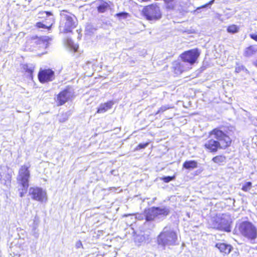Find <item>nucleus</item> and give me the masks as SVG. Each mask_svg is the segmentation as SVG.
Returning a JSON list of instances; mask_svg holds the SVG:
<instances>
[{
    "label": "nucleus",
    "instance_id": "1",
    "mask_svg": "<svg viewBox=\"0 0 257 257\" xmlns=\"http://www.w3.org/2000/svg\"><path fill=\"white\" fill-rule=\"evenodd\" d=\"M233 134L229 126H220L208 132L203 148L208 152L215 153L219 150H225L231 146L232 140L230 136Z\"/></svg>",
    "mask_w": 257,
    "mask_h": 257
},
{
    "label": "nucleus",
    "instance_id": "2",
    "mask_svg": "<svg viewBox=\"0 0 257 257\" xmlns=\"http://www.w3.org/2000/svg\"><path fill=\"white\" fill-rule=\"evenodd\" d=\"M61 20L59 25L60 33L63 34L72 33L73 30L78 25L77 17L72 13L66 10H62L60 12Z\"/></svg>",
    "mask_w": 257,
    "mask_h": 257
},
{
    "label": "nucleus",
    "instance_id": "3",
    "mask_svg": "<svg viewBox=\"0 0 257 257\" xmlns=\"http://www.w3.org/2000/svg\"><path fill=\"white\" fill-rule=\"evenodd\" d=\"M30 167V165H23L21 166L19 170L17 181L20 187L18 190L20 192V196L21 197H23L27 193L29 186Z\"/></svg>",
    "mask_w": 257,
    "mask_h": 257
},
{
    "label": "nucleus",
    "instance_id": "4",
    "mask_svg": "<svg viewBox=\"0 0 257 257\" xmlns=\"http://www.w3.org/2000/svg\"><path fill=\"white\" fill-rule=\"evenodd\" d=\"M142 15L148 21H157L162 16L160 7L157 4L145 6L142 10Z\"/></svg>",
    "mask_w": 257,
    "mask_h": 257
},
{
    "label": "nucleus",
    "instance_id": "5",
    "mask_svg": "<svg viewBox=\"0 0 257 257\" xmlns=\"http://www.w3.org/2000/svg\"><path fill=\"white\" fill-rule=\"evenodd\" d=\"M200 54V50L195 48L184 51L180 54L179 58L183 63L192 66L198 63Z\"/></svg>",
    "mask_w": 257,
    "mask_h": 257
},
{
    "label": "nucleus",
    "instance_id": "6",
    "mask_svg": "<svg viewBox=\"0 0 257 257\" xmlns=\"http://www.w3.org/2000/svg\"><path fill=\"white\" fill-rule=\"evenodd\" d=\"M238 230L242 236L249 240H254L257 237V229L249 221H244L241 222L238 226Z\"/></svg>",
    "mask_w": 257,
    "mask_h": 257
},
{
    "label": "nucleus",
    "instance_id": "7",
    "mask_svg": "<svg viewBox=\"0 0 257 257\" xmlns=\"http://www.w3.org/2000/svg\"><path fill=\"white\" fill-rule=\"evenodd\" d=\"M177 239L176 233L173 230H163L158 236L157 241L159 245L165 246L173 244Z\"/></svg>",
    "mask_w": 257,
    "mask_h": 257
},
{
    "label": "nucleus",
    "instance_id": "8",
    "mask_svg": "<svg viewBox=\"0 0 257 257\" xmlns=\"http://www.w3.org/2000/svg\"><path fill=\"white\" fill-rule=\"evenodd\" d=\"M54 71L51 68L41 69L38 73V78L41 83H45L55 79Z\"/></svg>",
    "mask_w": 257,
    "mask_h": 257
},
{
    "label": "nucleus",
    "instance_id": "9",
    "mask_svg": "<svg viewBox=\"0 0 257 257\" xmlns=\"http://www.w3.org/2000/svg\"><path fill=\"white\" fill-rule=\"evenodd\" d=\"M29 194L33 199L38 201L43 202L47 200L46 193L39 187H31Z\"/></svg>",
    "mask_w": 257,
    "mask_h": 257
},
{
    "label": "nucleus",
    "instance_id": "10",
    "mask_svg": "<svg viewBox=\"0 0 257 257\" xmlns=\"http://www.w3.org/2000/svg\"><path fill=\"white\" fill-rule=\"evenodd\" d=\"M191 69L186 63H182L178 60H175L172 62V71L176 75H180L184 72Z\"/></svg>",
    "mask_w": 257,
    "mask_h": 257
},
{
    "label": "nucleus",
    "instance_id": "11",
    "mask_svg": "<svg viewBox=\"0 0 257 257\" xmlns=\"http://www.w3.org/2000/svg\"><path fill=\"white\" fill-rule=\"evenodd\" d=\"M70 92L69 86H67L65 89L61 91L57 95L56 102L58 106H61L67 102L69 98Z\"/></svg>",
    "mask_w": 257,
    "mask_h": 257
},
{
    "label": "nucleus",
    "instance_id": "12",
    "mask_svg": "<svg viewBox=\"0 0 257 257\" xmlns=\"http://www.w3.org/2000/svg\"><path fill=\"white\" fill-rule=\"evenodd\" d=\"M96 9L98 13H105L110 9V2H106L105 0H96Z\"/></svg>",
    "mask_w": 257,
    "mask_h": 257
},
{
    "label": "nucleus",
    "instance_id": "13",
    "mask_svg": "<svg viewBox=\"0 0 257 257\" xmlns=\"http://www.w3.org/2000/svg\"><path fill=\"white\" fill-rule=\"evenodd\" d=\"M215 246L224 255H228L233 249V247L231 244L225 242H217L215 244Z\"/></svg>",
    "mask_w": 257,
    "mask_h": 257
},
{
    "label": "nucleus",
    "instance_id": "14",
    "mask_svg": "<svg viewBox=\"0 0 257 257\" xmlns=\"http://www.w3.org/2000/svg\"><path fill=\"white\" fill-rule=\"evenodd\" d=\"M114 102L112 100H109L106 102L101 103L97 108L96 113H102L112 108Z\"/></svg>",
    "mask_w": 257,
    "mask_h": 257
},
{
    "label": "nucleus",
    "instance_id": "15",
    "mask_svg": "<svg viewBox=\"0 0 257 257\" xmlns=\"http://www.w3.org/2000/svg\"><path fill=\"white\" fill-rule=\"evenodd\" d=\"M155 207H153L145 211V219L147 221H152L157 217Z\"/></svg>",
    "mask_w": 257,
    "mask_h": 257
},
{
    "label": "nucleus",
    "instance_id": "16",
    "mask_svg": "<svg viewBox=\"0 0 257 257\" xmlns=\"http://www.w3.org/2000/svg\"><path fill=\"white\" fill-rule=\"evenodd\" d=\"M257 52V48L255 45H250L245 48L243 51V56L245 57H250L255 54Z\"/></svg>",
    "mask_w": 257,
    "mask_h": 257
},
{
    "label": "nucleus",
    "instance_id": "17",
    "mask_svg": "<svg viewBox=\"0 0 257 257\" xmlns=\"http://www.w3.org/2000/svg\"><path fill=\"white\" fill-rule=\"evenodd\" d=\"M22 72L27 77H33L34 67L30 66L28 64H24L22 66Z\"/></svg>",
    "mask_w": 257,
    "mask_h": 257
},
{
    "label": "nucleus",
    "instance_id": "18",
    "mask_svg": "<svg viewBox=\"0 0 257 257\" xmlns=\"http://www.w3.org/2000/svg\"><path fill=\"white\" fill-rule=\"evenodd\" d=\"M183 168L186 169H194L198 166L197 161L195 160L186 161L183 164Z\"/></svg>",
    "mask_w": 257,
    "mask_h": 257
},
{
    "label": "nucleus",
    "instance_id": "19",
    "mask_svg": "<svg viewBox=\"0 0 257 257\" xmlns=\"http://www.w3.org/2000/svg\"><path fill=\"white\" fill-rule=\"evenodd\" d=\"M226 157L223 155H218L212 159V161L218 165H223L226 161Z\"/></svg>",
    "mask_w": 257,
    "mask_h": 257
},
{
    "label": "nucleus",
    "instance_id": "20",
    "mask_svg": "<svg viewBox=\"0 0 257 257\" xmlns=\"http://www.w3.org/2000/svg\"><path fill=\"white\" fill-rule=\"evenodd\" d=\"M49 20L50 21V22L49 23V25L48 26L43 24L41 22H39L36 23L35 26L37 28L46 29L48 30H51L52 26L53 25V24L54 22V19L51 18V19H49Z\"/></svg>",
    "mask_w": 257,
    "mask_h": 257
},
{
    "label": "nucleus",
    "instance_id": "21",
    "mask_svg": "<svg viewBox=\"0 0 257 257\" xmlns=\"http://www.w3.org/2000/svg\"><path fill=\"white\" fill-rule=\"evenodd\" d=\"M250 31L252 32L249 34V37L257 42V24H253L250 28Z\"/></svg>",
    "mask_w": 257,
    "mask_h": 257
},
{
    "label": "nucleus",
    "instance_id": "22",
    "mask_svg": "<svg viewBox=\"0 0 257 257\" xmlns=\"http://www.w3.org/2000/svg\"><path fill=\"white\" fill-rule=\"evenodd\" d=\"M155 209L157 216L159 215L167 216L170 213L169 209L166 208H161L158 207H155Z\"/></svg>",
    "mask_w": 257,
    "mask_h": 257
},
{
    "label": "nucleus",
    "instance_id": "23",
    "mask_svg": "<svg viewBox=\"0 0 257 257\" xmlns=\"http://www.w3.org/2000/svg\"><path fill=\"white\" fill-rule=\"evenodd\" d=\"M29 42L32 45H38L42 44L43 42V40L40 37L38 36H33L29 40Z\"/></svg>",
    "mask_w": 257,
    "mask_h": 257
},
{
    "label": "nucleus",
    "instance_id": "24",
    "mask_svg": "<svg viewBox=\"0 0 257 257\" xmlns=\"http://www.w3.org/2000/svg\"><path fill=\"white\" fill-rule=\"evenodd\" d=\"M239 27L235 24L229 25L226 29V31L230 34H235L239 31Z\"/></svg>",
    "mask_w": 257,
    "mask_h": 257
},
{
    "label": "nucleus",
    "instance_id": "25",
    "mask_svg": "<svg viewBox=\"0 0 257 257\" xmlns=\"http://www.w3.org/2000/svg\"><path fill=\"white\" fill-rule=\"evenodd\" d=\"M150 142H148L145 143H140L138 145H137L135 148L134 149L135 151H138L142 149H145L146 148L149 144Z\"/></svg>",
    "mask_w": 257,
    "mask_h": 257
},
{
    "label": "nucleus",
    "instance_id": "26",
    "mask_svg": "<svg viewBox=\"0 0 257 257\" xmlns=\"http://www.w3.org/2000/svg\"><path fill=\"white\" fill-rule=\"evenodd\" d=\"M252 186V183L250 182L245 183L241 188V190L244 192H247L250 190Z\"/></svg>",
    "mask_w": 257,
    "mask_h": 257
},
{
    "label": "nucleus",
    "instance_id": "27",
    "mask_svg": "<svg viewBox=\"0 0 257 257\" xmlns=\"http://www.w3.org/2000/svg\"><path fill=\"white\" fill-rule=\"evenodd\" d=\"M172 107H173L169 106H162L159 108V109L156 112V114H157L160 113H163L166 110H167L170 108H172Z\"/></svg>",
    "mask_w": 257,
    "mask_h": 257
},
{
    "label": "nucleus",
    "instance_id": "28",
    "mask_svg": "<svg viewBox=\"0 0 257 257\" xmlns=\"http://www.w3.org/2000/svg\"><path fill=\"white\" fill-rule=\"evenodd\" d=\"M175 178V176H165L161 178V180L165 183H168L171 181L174 180Z\"/></svg>",
    "mask_w": 257,
    "mask_h": 257
},
{
    "label": "nucleus",
    "instance_id": "29",
    "mask_svg": "<svg viewBox=\"0 0 257 257\" xmlns=\"http://www.w3.org/2000/svg\"><path fill=\"white\" fill-rule=\"evenodd\" d=\"M128 16V14L126 12H120L117 13L115 15V16H116L118 18L123 17V18H126Z\"/></svg>",
    "mask_w": 257,
    "mask_h": 257
},
{
    "label": "nucleus",
    "instance_id": "30",
    "mask_svg": "<svg viewBox=\"0 0 257 257\" xmlns=\"http://www.w3.org/2000/svg\"><path fill=\"white\" fill-rule=\"evenodd\" d=\"M214 2V0H211L210 1H209L208 3L201 6L200 8H205L208 5H212V4H213Z\"/></svg>",
    "mask_w": 257,
    "mask_h": 257
},
{
    "label": "nucleus",
    "instance_id": "31",
    "mask_svg": "<svg viewBox=\"0 0 257 257\" xmlns=\"http://www.w3.org/2000/svg\"><path fill=\"white\" fill-rule=\"evenodd\" d=\"M67 119H68V117L67 116V115L66 114H65L64 118L63 119H60L59 121L60 122H64L66 120H67Z\"/></svg>",
    "mask_w": 257,
    "mask_h": 257
},
{
    "label": "nucleus",
    "instance_id": "32",
    "mask_svg": "<svg viewBox=\"0 0 257 257\" xmlns=\"http://www.w3.org/2000/svg\"><path fill=\"white\" fill-rule=\"evenodd\" d=\"M44 13L46 14L47 16H50L53 15L52 13L51 12H49V11H43L42 12V14H44Z\"/></svg>",
    "mask_w": 257,
    "mask_h": 257
},
{
    "label": "nucleus",
    "instance_id": "33",
    "mask_svg": "<svg viewBox=\"0 0 257 257\" xmlns=\"http://www.w3.org/2000/svg\"><path fill=\"white\" fill-rule=\"evenodd\" d=\"M240 70H241V68L239 67H238L235 68V71L236 72L238 73L240 71Z\"/></svg>",
    "mask_w": 257,
    "mask_h": 257
},
{
    "label": "nucleus",
    "instance_id": "34",
    "mask_svg": "<svg viewBox=\"0 0 257 257\" xmlns=\"http://www.w3.org/2000/svg\"><path fill=\"white\" fill-rule=\"evenodd\" d=\"M253 65L257 68V59L253 62Z\"/></svg>",
    "mask_w": 257,
    "mask_h": 257
},
{
    "label": "nucleus",
    "instance_id": "35",
    "mask_svg": "<svg viewBox=\"0 0 257 257\" xmlns=\"http://www.w3.org/2000/svg\"><path fill=\"white\" fill-rule=\"evenodd\" d=\"M150 0H142V1L143 2H149Z\"/></svg>",
    "mask_w": 257,
    "mask_h": 257
},
{
    "label": "nucleus",
    "instance_id": "36",
    "mask_svg": "<svg viewBox=\"0 0 257 257\" xmlns=\"http://www.w3.org/2000/svg\"><path fill=\"white\" fill-rule=\"evenodd\" d=\"M77 49H78V47L77 48H74V51L75 52L77 51Z\"/></svg>",
    "mask_w": 257,
    "mask_h": 257
},
{
    "label": "nucleus",
    "instance_id": "37",
    "mask_svg": "<svg viewBox=\"0 0 257 257\" xmlns=\"http://www.w3.org/2000/svg\"><path fill=\"white\" fill-rule=\"evenodd\" d=\"M79 244L81 246H82V243L81 242V241H79Z\"/></svg>",
    "mask_w": 257,
    "mask_h": 257
},
{
    "label": "nucleus",
    "instance_id": "38",
    "mask_svg": "<svg viewBox=\"0 0 257 257\" xmlns=\"http://www.w3.org/2000/svg\"><path fill=\"white\" fill-rule=\"evenodd\" d=\"M256 249H257V246H256Z\"/></svg>",
    "mask_w": 257,
    "mask_h": 257
}]
</instances>
